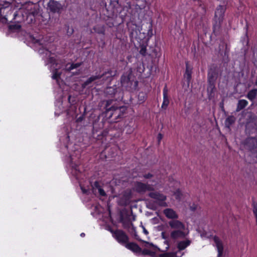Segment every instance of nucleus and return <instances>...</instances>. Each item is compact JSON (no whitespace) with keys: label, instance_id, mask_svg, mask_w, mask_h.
<instances>
[{"label":"nucleus","instance_id":"obj_1","mask_svg":"<svg viewBox=\"0 0 257 257\" xmlns=\"http://www.w3.org/2000/svg\"><path fill=\"white\" fill-rule=\"evenodd\" d=\"M73 140L72 132H66L60 137L61 144L60 150L64 155V160L66 163L67 171L73 181L79 183L81 190L83 194H88L90 190L82 185L80 181L81 173L78 168L80 163V152L75 147L72 142Z\"/></svg>","mask_w":257,"mask_h":257},{"label":"nucleus","instance_id":"obj_2","mask_svg":"<svg viewBox=\"0 0 257 257\" xmlns=\"http://www.w3.org/2000/svg\"><path fill=\"white\" fill-rule=\"evenodd\" d=\"M13 5L7 2H0V18H2L3 22H12L14 20L16 17L21 14L23 18L25 17L28 19L30 17L31 21L33 20V17L37 15L39 11V6L37 4H34L29 2L22 5L21 7H17L19 9L18 12L13 13Z\"/></svg>","mask_w":257,"mask_h":257},{"label":"nucleus","instance_id":"obj_3","mask_svg":"<svg viewBox=\"0 0 257 257\" xmlns=\"http://www.w3.org/2000/svg\"><path fill=\"white\" fill-rule=\"evenodd\" d=\"M33 42L36 47H38V52L41 55H43V59L46 65L52 72V78L56 81L57 84L60 86L59 79L61 72L59 70L62 67L61 64L57 61L54 55L49 50L51 49V42L48 40L47 37H40L38 39L34 38Z\"/></svg>","mask_w":257,"mask_h":257},{"label":"nucleus","instance_id":"obj_4","mask_svg":"<svg viewBox=\"0 0 257 257\" xmlns=\"http://www.w3.org/2000/svg\"><path fill=\"white\" fill-rule=\"evenodd\" d=\"M163 212L167 218L172 219L168 222L169 226L172 229L170 233L171 238L175 240L185 238L189 231L183 222L176 219L178 218L176 212L171 208L165 209Z\"/></svg>","mask_w":257,"mask_h":257},{"label":"nucleus","instance_id":"obj_5","mask_svg":"<svg viewBox=\"0 0 257 257\" xmlns=\"http://www.w3.org/2000/svg\"><path fill=\"white\" fill-rule=\"evenodd\" d=\"M144 249H142L138 244L134 242H128L125 247L132 251L137 255H148L150 257H159V248L152 243L143 241Z\"/></svg>","mask_w":257,"mask_h":257},{"label":"nucleus","instance_id":"obj_6","mask_svg":"<svg viewBox=\"0 0 257 257\" xmlns=\"http://www.w3.org/2000/svg\"><path fill=\"white\" fill-rule=\"evenodd\" d=\"M191 243V241L189 239L180 241L178 242V250L173 252H164L159 253V257H181L183 255L182 250L186 248Z\"/></svg>","mask_w":257,"mask_h":257},{"label":"nucleus","instance_id":"obj_7","mask_svg":"<svg viewBox=\"0 0 257 257\" xmlns=\"http://www.w3.org/2000/svg\"><path fill=\"white\" fill-rule=\"evenodd\" d=\"M111 100H108L106 104V110L107 112L111 111L110 117L114 116L115 118H119L125 113L126 108L125 106H116L112 105L111 107H109L110 104Z\"/></svg>","mask_w":257,"mask_h":257},{"label":"nucleus","instance_id":"obj_8","mask_svg":"<svg viewBox=\"0 0 257 257\" xmlns=\"http://www.w3.org/2000/svg\"><path fill=\"white\" fill-rule=\"evenodd\" d=\"M149 196L155 200L156 203L160 206L167 207L168 204L166 202L167 197L166 195L158 191L151 192Z\"/></svg>","mask_w":257,"mask_h":257},{"label":"nucleus","instance_id":"obj_9","mask_svg":"<svg viewBox=\"0 0 257 257\" xmlns=\"http://www.w3.org/2000/svg\"><path fill=\"white\" fill-rule=\"evenodd\" d=\"M112 233L113 237L119 242L120 244L125 246L128 241V237L124 231L121 230H116L113 231L112 229L109 230Z\"/></svg>","mask_w":257,"mask_h":257},{"label":"nucleus","instance_id":"obj_10","mask_svg":"<svg viewBox=\"0 0 257 257\" xmlns=\"http://www.w3.org/2000/svg\"><path fill=\"white\" fill-rule=\"evenodd\" d=\"M226 8L224 6L219 5L215 12L214 20L216 23L214 27H219L221 23L222 22L224 17V12Z\"/></svg>","mask_w":257,"mask_h":257},{"label":"nucleus","instance_id":"obj_11","mask_svg":"<svg viewBox=\"0 0 257 257\" xmlns=\"http://www.w3.org/2000/svg\"><path fill=\"white\" fill-rule=\"evenodd\" d=\"M91 191L95 195H99L100 196H105L106 195V193L102 188L100 184L97 181H95L91 185Z\"/></svg>","mask_w":257,"mask_h":257},{"label":"nucleus","instance_id":"obj_12","mask_svg":"<svg viewBox=\"0 0 257 257\" xmlns=\"http://www.w3.org/2000/svg\"><path fill=\"white\" fill-rule=\"evenodd\" d=\"M62 9V5L58 2L50 1L48 4V9L53 13H59Z\"/></svg>","mask_w":257,"mask_h":257},{"label":"nucleus","instance_id":"obj_13","mask_svg":"<svg viewBox=\"0 0 257 257\" xmlns=\"http://www.w3.org/2000/svg\"><path fill=\"white\" fill-rule=\"evenodd\" d=\"M135 188L136 191L140 193L145 192L146 191L153 189L150 185L142 182H137L135 185Z\"/></svg>","mask_w":257,"mask_h":257},{"label":"nucleus","instance_id":"obj_14","mask_svg":"<svg viewBox=\"0 0 257 257\" xmlns=\"http://www.w3.org/2000/svg\"><path fill=\"white\" fill-rule=\"evenodd\" d=\"M213 240L214 242L215 245L216 246L218 251L217 257H220L222 255L223 251V246L221 240L216 236L213 237Z\"/></svg>","mask_w":257,"mask_h":257},{"label":"nucleus","instance_id":"obj_15","mask_svg":"<svg viewBox=\"0 0 257 257\" xmlns=\"http://www.w3.org/2000/svg\"><path fill=\"white\" fill-rule=\"evenodd\" d=\"M169 103V99L167 94V89L166 86L163 89V101L162 105V108L166 109Z\"/></svg>","mask_w":257,"mask_h":257},{"label":"nucleus","instance_id":"obj_16","mask_svg":"<svg viewBox=\"0 0 257 257\" xmlns=\"http://www.w3.org/2000/svg\"><path fill=\"white\" fill-rule=\"evenodd\" d=\"M63 111H65L62 106V102L61 99L57 100L55 102V114L56 115H59Z\"/></svg>","mask_w":257,"mask_h":257},{"label":"nucleus","instance_id":"obj_17","mask_svg":"<svg viewBox=\"0 0 257 257\" xmlns=\"http://www.w3.org/2000/svg\"><path fill=\"white\" fill-rule=\"evenodd\" d=\"M104 74H105L103 73L102 75H98L90 77L86 81H85L82 84V87L85 88V87H86V86L91 83L92 82L94 81L96 79L101 78Z\"/></svg>","mask_w":257,"mask_h":257},{"label":"nucleus","instance_id":"obj_18","mask_svg":"<svg viewBox=\"0 0 257 257\" xmlns=\"http://www.w3.org/2000/svg\"><path fill=\"white\" fill-rule=\"evenodd\" d=\"M192 67L190 66L188 62H186V70L184 74V77L187 78V81H190L191 78Z\"/></svg>","mask_w":257,"mask_h":257},{"label":"nucleus","instance_id":"obj_19","mask_svg":"<svg viewBox=\"0 0 257 257\" xmlns=\"http://www.w3.org/2000/svg\"><path fill=\"white\" fill-rule=\"evenodd\" d=\"M216 78V74L213 71H209L208 74V81L212 86L213 85Z\"/></svg>","mask_w":257,"mask_h":257},{"label":"nucleus","instance_id":"obj_20","mask_svg":"<svg viewBox=\"0 0 257 257\" xmlns=\"http://www.w3.org/2000/svg\"><path fill=\"white\" fill-rule=\"evenodd\" d=\"M248 104V102L244 99L239 100L237 103V106L236 108V111H239L241 109H243L245 107L247 106Z\"/></svg>","mask_w":257,"mask_h":257},{"label":"nucleus","instance_id":"obj_21","mask_svg":"<svg viewBox=\"0 0 257 257\" xmlns=\"http://www.w3.org/2000/svg\"><path fill=\"white\" fill-rule=\"evenodd\" d=\"M93 30L96 33L99 34L104 35L105 34V28L104 25H97L94 27Z\"/></svg>","mask_w":257,"mask_h":257},{"label":"nucleus","instance_id":"obj_22","mask_svg":"<svg viewBox=\"0 0 257 257\" xmlns=\"http://www.w3.org/2000/svg\"><path fill=\"white\" fill-rule=\"evenodd\" d=\"M131 73L130 72L129 74L125 73L122 75L121 77V83L122 85H124L125 83H127L130 81V75Z\"/></svg>","mask_w":257,"mask_h":257},{"label":"nucleus","instance_id":"obj_23","mask_svg":"<svg viewBox=\"0 0 257 257\" xmlns=\"http://www.w3.org/2000/svg\"><path fill=\"white\" fill-rule=\"evenodd\" d=\"M257 95V89H252L247 94V97L250 100H253Z\"/></svg>","mask_w":257,"mask_h":257},{"label":"nucleus","instance_id":"obj_24","mask_svg":"<svg viewBox=\"0 0 257 257\" xmlns=\"http://www.w3.org/2000/svg\"><path fill=\"white\" fill-rule=\"evenodd\" d=\"M116 92V88L114 87H108L105 90V93L107 95L112 96Z\"/></svg>","mask_w":257,"mask_h":257},{"label":"nucleus","instance_id":"obj_25","mask_svg":"<svg viewBox=\"0 0 257 257\" xmlns=\"http://www.w3.org/2000/svg\"><path fill=\"white\" fill-rule=\"evenodd\" d=\"M235 121V118L233 116H228L225 121V125L228 128H229Z\"/></svg>","mask_w":257,"mask_h":257},{"label":"nucleus","instance_id":"obj_26","mask_svg":"<svg viewBox=\"0 0 257 257\" xmlns=\"http://www.w3.org/2000/svg\"><path fill=\"white\" fill-rule=\"evenodd\" d=\"M80 65H81V64L79 63H72V64H70L69 66V65H67L66 66V69L68 70H71L73 69H75V68H76L79 67L80 66Z\"/></svg>","mask_w":257,"mask_h":257},{"label":"nucleus","instance_id":"obj_27","mask_svg":"<svg viewBox=\"0 0 257 257\" xmlns=\"http://www.w3.org/2000/svg\"><path fill=\"white\" fill-rule=\"evenodd\" d=\"M145 7H146L145 4H143V5H139V4H136L135 5V8L136 10V12L138 13H139L140 12V11L142 10L145 9Z\"/></svg>","mask_w":257,"mask_h":257},{"label":"nucleus","instance_id":"obj_28","mask_svg":"<svg viewBox=\"0 0 257 257\" xmlns=\"http://www.w3.org/2000/svg\"><path fill=\"white\" fill-rule=\"evenodd\" d=\"M247 142L249 143L253 144V147H255L257 146L256 140L254 138H250L248 140Z\"/></svg>","mask_w":257,"mask_h":257},{"label":"nucleus","instance_id":"obj_29","mask_svg":"<svg viewBox=\"0 0 257 257\" xmlns=\"http://www.w3.org/2000/svg\"><path fill=\"white\" fill-rule=\"evenodd\" d=\"M155 175L151 173H148L144 175L143 177L146 179H150L152 177L154 176Z\"/></svg>","mask_w":257,"mask_h":257},{"label":"nucleus","instance_id":"obj_30","mask_svg":"<svg viewBox=\"0 0 257 257\" xmlns=\"http://www.w3.org/2000/svg\"><path fill=\"white\" fill-rule=\"evenodd\" d=\"M253 212L255 216L256 222V224H257V207L255 206H253Z\"/></svg>","mask_w":257,"mask_h":257},{"label":"nucleus","instance_id":"obj_31","mask_svg":"<svg viewBox=\"0 0 257 257\" xmlns=\"http://www.w3.org/2000/svg\"><path fill=\"white\" fill-rule=\"evenodd\" d=\"M73 33V30L72 28H69L68 27L67 31V34L68 35H71Z\"/></svg>","mask_w":257,"mask_h":257},{"label":"nucleus","instance_id":"obj_32","mask_svg":"<svg viewBox=\"0 0 257 257\" xmlns=\"http://www.w3.org/2000/svg\"><path fill=\"white\" fill-rule=\"evenodd\" d=\"M140 53L143 55H145L146 52V48L143 47L141 48L140 51Z\"/></svg>","mask_w":257,"mask_h":257},{"label":"nucleus","instance_id":"obj_33","mask_svg":"<svg viewBox=\"0 0 257 257\" xmlns=\"http://www.w3.org/2000/svg\"><path fill=\"white\" fill-rule=\"evenodd\" d=\"M181 194L180 191L179 190H177V191L175 193V195L176 196V198L177 199H180V195Z\"/></svg>","mask_w":257,"mask_h":257},{"label":"nucleus","instance_id":"obj_34","mask_svg":"<svg viewBox=\"0 0 257 257\" xmlns=\"http://www.w3.org/2000/svg\"><path fill=\"white\" fill-rule=\"evenodd\" d=\"M134 232H134V236L135 239H136L137 240H139V241H142V240L140 238L139 236L137 234L136 231L135 230Z\"/></svg>","mask_w":257,"mask_h":257},{"label":"nucleus","instance_id":"obj_35","mask_svg":"<svg viewBox=\"0 0 257 257\" xmlns=\"http://www.w3.org/2000/svg\"><path fill=\"white\" fill-rule=\"evenodd\" d=\"M211 235H208L207 233H202L201 234V236L202 238H209Z\"/></svg>","mask_w":257,"mask_h":257},{"label":"nucleus","instance_id":"obj_36","mask_svg":"<svg viewBox=\"0 0 257 257\" xmlns=\"http://www.w3.org/2000/svg\"><path fill=\"white\" fill-rule=\"evenodd\" d=\"M164 243L165 244H166V247H165V251H166L168 249V248H169V242L167 240H165L164 241Z\"/></svg>","mask_w":257,"mask_h":257},{"label":"nucleus","instance_id":"obj_37","mask_svg":"<svg viewBox=\"0 0 257 257\" xmlns=\"http://www.w3.org/2000/svg\"><path fill=\"white\" fill-rule=\"evenodd\" d=\"M157 138H158V141L160 142L163 138L162 135L161 134H158Z\"/></svg>","mask_w":257,"mask_h":257},{"label":"nucleus","instance_id":"obj_38","mask_svg":"<svg viewBox=\"0 0 257 257\" xmlns=\"http://www.w3.org/2000/svg\"><path fill=\"white\" fill-rule=\"evenodd\" d=\"M143 232L146 234V235H147L148 234L149 232L148 231H147V230L143 226Z\"/></svg>","mask_w":257,"mask_h":257},{"label":"nucleus","instance_id":"obj_39","mask_svg":"<svg viewBox=\"0 0 257 257\" xmlns=\"http://www.w3.org/2000/svg\"><path fill=\"white\" fill-rule=\"evenodd\" d=\"M253 56L254 57H257V49H254L253 50Z\"/></svg>","mask_w":257,"mask_h":257},{"label":"nucleus","instance_id":"obj_40","mask_svg":"<svg viewBox=\"0 0 257 257\" xmlns=\"http://www.w3.org/2000/svg\"><path fill=\"white\" fill-rule=\"evenodd\" d=\"M155 176H156V178L158 179V180H160V179H162V178L161 177V176H160L159 175H155Z\"/></svg>","mask_w":257,"mask_h":257},{"label":"nucleus","instance_id":"obj_41","mask_svg":"<svg viewBox=\"0 0 257 257\" xmlns=\"http://www.w3.org/2000/svg\"><path fill=\"white\" fill-rule=\"evenodd\" d=\"M162 237L164 238V239H166V237L165 235V233L164 232H162Z\"/></svg>","mask_w":257,"mask_h":257},{"label":"nucleus","instance_id":"obj_42","mask_svg":"<svg viewBox=\"0 0 257 257\" xmlns=\"http://www.w3.org/2000/svg\"><path fill=\"white\" fill-rule=\"evenodd\" d=\"M80 236H81V237H84V236H85V233H81L80 234Z\"/></svg>","mask_w":257,"mask_h":257},{"label":"nucleus","instance_id":"obj_43","mask_svg":"<svg viewBox=\"0 0 257 257\" xmlns=\"http://www.w3.org/2000/svg\"><path fill=\"white\" fill-rule=\"evenodd\" d=\"M70 98H71V96L69 95V97H68V100H69V101H70Z\"/></svg>","mask_w":257,"mask_h":257},{"label":"nucleus","instance_id":"obj_44","mask_svg":"<svg viewBox=\"0 0 257 257\" xmlns=\"http://www.w3.org/2000/svg\"><path fill=\"white\" fill-rule=\"evenodd\" d=\"M17 27L18 29H19L20 28V26L19 25V26H17Z\"/></svg>","mask_w":257,"mask_h":257}]
</instances>
